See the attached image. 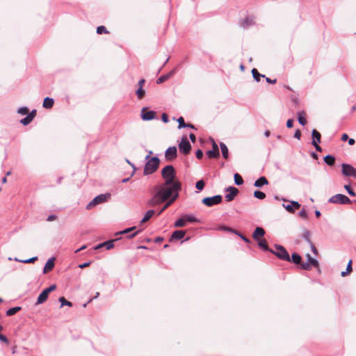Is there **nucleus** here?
Returning <instances> with one entry per match:
<instances>
[{
	"mask_svg": "<svg viewBox=\"0 0 356 356\" xmlns=\"http://www.w3.org/2000/svg\"><path fill=\"white\" fill-rule=\"evenodd\" d=\"M299 216H300V217H301L304 219H307V218H308L307 213L305 209H302L300 211V212L299 213Z\"/></svg>",
	"mask_w": 356,
	"mask_h": 356,
	"instance_id": "obj_51",
	"label": "nucleus"
},
{
	"mask_svg": "<svg viewBox=\"0 0 356 356\" xmlns=\"http://www.w3.org/2000/svg\"><path fill=\"white\" fill-rule=\"evenodd\" d=\"M310 247H311V250L312 251V252L315 254H318V250L316 248L315 245L313 244V243H310Z\"/></svg>",
	"mask_w": 356,
	"mask_h": 356,
	"instance_id": "obj_58",
	"label": "nucleus"
},
{
	"mask_svg": "<svg viewBox=\"0 0 356 356\" xmlns=\"http://www.w3.org/2000/svg\"><path fill=\"white\" fill-rule=\"evenodd\" d=\"M264 234H265L264 229L260 227H258L255 229V230L252 234V237L254 238V240L259 241V240H260L259 237H263L264 236Z\"/></svg>",
	"mask_w": 356,
	"mask_h": 356,
	"instance_id": "obj_17",
	"label": "nucleus"
},
{
	"mask_svg": "<svg viewBox=\"0 0 356 356\" xmlns=\"http://www.w3.org/2000/svg\"><path fill=\"white\" fill-rule=\"evenodd\" d=\"M154 210H149L144 216L143 219L140 221V224L143 225V223L147 222L154 214Z\"/></svg>",
	"mask_w": 356,
	"mask_h": 356,
	"instance_id": "obj_23",
	"label": "nucleus"
},
{
	"mask_svg": "<svg viewBox=\"0 0 356 356\" xmlns=\"http://www.w3.org/2000/svg\"><path fill=\"white\" fill-rule=\"evenodd\" d=\"M181 190V184L179 181L171 183L170 184H163L157 191V205L159 201L163 202L167 201L165 205L157 212V216L163 212L171 204H172L178 197L179 192Z\"/></svg>",
	"mask_w": 356,
	"mask_h": 356,
	"instance_id": "obj_1",
	"label": "nucleus"
},
{
	"mask_svg": "<svg viewBox=\"0 0 356 356\" xmlns=\"http://www.w3.org/2000/svg\"><path fill=\"white\" fill-rule=\"evenodd\" d=\"M111 195L109 193H106V194H101L97 197H95L90 202H89V204L86 206V209L90 210L93 207L99 204H101V203H103V202H105L107 201V200L110 197Z\"/></svg>",
	"mask_w": 356,
	"mask_h": 356,
	"instance_id": "obj_4",
	"label": "nucleus"
},
{
	"mask_svg": "<svg viewBox=\"0 0 356 356\" xmlns=\"http://www.w3.org/2000/svg\"><path fill=\"white\" fill-rule=\"evenodd\" d=\"M222 202V196L216 195L213 197H207L202 200V203L207 207L218 204Z\"/></svg>",
	"mask_w": 356,
	"mask_h": 356,
	"instance_id": "obj_6",
	"label": "nucleus"
},
{
	"mask_svg": "<svg viewBox=\"0 0 356 356\" xmlns=\"http://www.w3.org/2000/svg\"><path fill=\"white\" fill-rule=\"evenodd\" d=\"M310 232L308 229H304L302 232V237L309 244L312 243L310 240Z\"/></svg>",
	"mask_w": 356,
	"mask_h": 356,
	"instance_id": "obj_30",
	"label": "nucleus"
},
{
	"mask_svg": "<svg viewBox=\"0 0 356 356\" xmlns=\"http://www.w3.org/2000/svg\"><path fill=\"white\" fill-rule=\"evenodd\" d=\"M252 24H253L252 19L248 17L241 22V26L243 28H248Z\"/></svg>",
	"mask_w": 356,
	"mask_h": 356,
	"instance_id": "obj_34",
	"label": "nucleus"
},
{
	"mask_svg": "<svg viewBox=\"0 0 356 356\" xmlns=\"http://www.w3.org/2000/svg\"><path fill=\"white\" fill-rule=\"evenodd\" d=\"M236 234H237L238 236H239L245 242L249 243H250V241L249 238H248L246 236H245L244 235H243L242 234L238 232H236L235 233Z\"/></svg>",
	"mask_w": 356,
	"mask_h": 356,
	"instance_id": "obj_52",
	"label": "nucleus"
},
{
	"mask_svg": "<svg viewBox=\"0 0 356 356\" xmlns=\"http://www.w3.org/2000/svg\"><path fill=\"white\" fill-rule=\"evenodd\" d=\"M293 119H289L286 122V127L288 128H291L293 127Z\"/></svg>",
	"mask_w": 356,
	"mask_h": 356,
	"instance_id": "obj_57",
	"label": "nucleus"
},
{
	"mask_svg": "<svg viewBox=\"0 0 356 356\" xmlns=\"http://www.w3.org/2000/svg\"><path fill=\"white\" fill-rule=\"evenodd\" d=\"M352 260H350L348 265H347V267H346V271H342L341 272V276L342 277H344L346 276L348 273H350V272H352Z\"/></svg>",
	"mask_w": 356,
	"mask_h": 356,
	"instance_id": "obj_36",
	"label": "nucleus"
},
{
	"mask_svg": "<svg viewBox=\"0 0 356 356\" xmlns=\"http://www.w3.org/2000/svg\"><path fill=\"white\" fill-rule=\"evenodd\" d=\"M186 225V222L184 220V218L183 217L179 218V219H178L175 222V227H184Z\"/></svg>",
	"mask_w": 356,
	"mask_h": 356,
	"instance_id": "obj_35",
	"label": "nucleus"
},
{
	"mask_svg": "<svg viewBox=\"0 0 356 356\" xmlns=\"http://www.w3.org/2000/svg\"><path fill=\"white\" fill-rule=\"evenodd\" d=\"M54 104V101L53 99L49 98V97H46L44 99L42 106L44 108L49 109L53 107Z\"/></svg>",
	"mask_w": 356,
	"mask_h": 356,
	"instance_id": "obj_21",
	"label": "nucleus"
},
{
	"mask_svg": "<svg viewBox=\"0 0 356 356\" xmlns=\"http://www.w3.org/2000/svg\"><path fill=\"white\" fill-rule=\"evenodd\" d=\"M186 234V231L184 230H176L175 231L171 236L172 240H180L182 239Z\"/></svg>",
	"mask_w": 356,
	"mask_h": 356,
	"instance_id": "obj_18",
	"label": "nucleus"
},
{
	"mask_svg": "<svg viewBox=\"0 0 356 356\" xmlns=\"http://www.w3.org/2000/svg\"><path fill=\"white\" fill-rule=\"evenodd\" d=\"M49 294L44 290L39 295L36 304L40 305L44 302L48 298Z\"/></svg>",
	"mask_w": 356,
	"mask_h": 356,
	"instance_id": "obj_20",
	"label": "nucleus"
},
{
	"mask_svg": "<svg viewBox=\"0 0 356 356\" xmlns=\"http://www.w3.org/2000/svg\"><path fill=\"white\" fill-rule=\"evenodd\" d=\"M118 239L111 240L106 242H104V247L106 248L107 250H110L114 247V242Z\"/></svg>",
	"mask_w": 356,
	"mask_h": 356,
	"instance_id": "obj_39",
	"label": "nucleus"
},
{
	"mask_svg": "<svg viewBox=\"0 0 356 356\" xmlns=\"http://www.w3.org/2000/svg\"><path fill=\"white\" fill-rule=\"evenodd\" d=\"M342 174L347 177H356V169L350 164L342 163Z\"/></svg>",
	"mask_w": 356,
	"mask_h": 356,
	"instance_id": "obj_8",
	"label": "nucleus"
},
{
	"mask_svg": "<svg viewBox=\"0 0 356 356\" xmlns=\"http://www.w3.org/2000/svg\"><path fill=\"white\" fill-rule=\"evenodd\" d=\"M179 148L181 152L184 154H188L191 149V145L186 136L182 137Z\"/></svg>",
	"mask_w": 356,
	"mask_h": 356,
	"instance_id": "obj_10",
	"label": "nucleus"
},
{
	"mask_svg": "<svg viewBox=\"0 0 356 356\" xmlns=\"http://www.w3.org/2000/svg\"><path fill=\"white\" fill-rule=\"evenodd\" d=\"M268 181L265 177H260L254 181V186L257 188H261L264 185H268Z\"/></svg>",
	"mask_w": 356,
	"mask_h": 356,
	"instance_id": "obj_19",
	"label": "nucleus"
},
{
	"mask_svg": "<svg viewBox=\"0 0 356 356\" xmlns=\"http://www.w3.org/2000/svg\"><path fill=\"white\" fill-rule=\"evenodd\" d=\"M140 116L144 121L152 120L155 118L156 113L152 111H149L147 107H143L141 109Z\"/></svg>",
	"mask_w": 356,
	"mask_h": 356,
	"instance_id": "obj_11",
	"label": "nucleus"
},
{
	"mask_svg": "<svg viewBox=\"0 0 356 356\" xmlns=\"http://www.w3.org/2000/svg\"><path fill=\"white\" fill-rule=\"evenodd\" d=\"M56 284H53V285L50 286L49 287L45 289L44 291H47V293L48 294H49L50 292L54 291V290H56Z\"/></svg>",
	"mask_w": 356,
	"mask_h": 356,
	"instance_id": "obj_53",
	"label": "nucleus"
},
{
	"mask_svg": "<svg viewBox=\"0 0 356 356\" xmlns=\"http://www.w3.org/2000/svg\"><path fill=\"white\" fill-rule=\"evenodd\" d=\"M344 188L350 196L355 197L356 195L355 193L353 191L350 185H345Z\"/></svg>",
	"mask_w": 356,
	"mask_h": 356,
	"instance_id": "obj_48",
	"label": "nucleus"
},
{
	"mask_svg": "<svg viewBox=\"0 0 356 356\" xmlns=\"http://www.w3.org/2000/svg\"><path fill=\"white\" fill-rule=\"evenodd\" d=\"M307 261L310 264V265L314 266V267H318V261L313 259L309 254H307Z\"/></svg>",
	"mask_w": 356,
	"mask_h": 356,
	"instance_id": "obj_31",
	"label": "nucleus"
},
{
	"mask_svg": "<svg viewBox=\"0 0 356 356\" xmlns=\"http://www.w3.org/2000/svg\"><path fill=\"white\" fill-rule=\"evenodd\" d=\"M291 204L292 205L293 207H294L296 209H299L300 207V204L296 201H291Z\"/></svg>",
	"mask_w": 356,
	"mask_h": 356,
	"instance_id": "obj_60",
	"label": "nucleus"
},
{
	"mask_svg": "<svg viewBox=\"0 0 356 356\" xmlns=\"http://www.w3.org/2000/svg\"><path fill=\"white\" fill-rule=\"evenodd\" d=\"M270 252L275 254L279 259L282 260L287 261H291L289 254L287 252L286 250L280 245H275V250H270Z\"/></svg>",
	"mask_w": 356,
	"mask_h": 356,
	"instance_id": "obj_3",
	"label": "nucleus"
},
{
	"mask_svg": "<svg viewBox=\"0 0 356 356\" xmlns=\"http://www.w3.org/2000/svg\"><path fill=\"white\" fill-rule=\"evenodd\" d=\"M226 191L229 192V193L225 195V200L227 202L232 201L234 197L236 196V195L238 193V188L234 187V186H229Z\"/></svg>",
	"mask_w": 356,
	"mask_h": 356,
	"instance_id": "obj_12",
	"label": "nucleus"
},
{
	"mask_svg": "<svg viewBox=\"0 0 356 356\" xmlns=\"http://www.w3.org/2000/svg\"><path fill=\"white\" fill-rule=\"evenodd\" d=\"M324 161L328 165H333L335 162V158L334 156L332 155H326L324 157Z\"/></svg>",
	"mask_w": 356,
	"mask_h": 356,
	"instance_id": "obj_27",
	"label": "nucleus"
},
{
	"mask_svg": "<svg viewBox=\"0 0 356 356\" xmlns=\"http://www.w3.org/2000/svg\"><path fill=\"white\" fill-rule=\"evenodd\" d=\"M21 309L22 308L20 307H15L10 308L6 312V315L8 316H13V315L15 314L17 312H18L19 311H20Z\"/></svg>",
	"mask_w": 356,
	"mask_h": 356,
	"instance_id": "obj_29",
	"label": "nucleus"
},
{
	"mask_svg": "<svg viewBox=\"0 0 356 356\" xmlns=\"http://www.w3.org/2000/svg\"><path fill=\"white\" fill-rule=\"evenodd\" d=\"M177 150L175 146L168 147L165 154V157L167 161H172L177 157Z\"/></svg>",
	"mask_w": 356,
	"mask_h": 356,
	"instance_id": "obj_13",
	"label": "nucleus"
},
{
	"mask_svg": "<svg viewBox=\"0 0 356 356\" xmlns=\"http://www.w3.org/2000/svg\"><path fill=\"white\" fill-rule=\"evenodd\" d=\"M28 115L31 116V119L33 120L36 115V110H33L31 113H28Z\"/></svg>",
	"mask_w": 356,
	"mask_h": 356,
	"instance_id": "obj_63",
	"label": "nucleus"
},
{
	"mask_svg": "<svg viewBox=\"0 0 356 356\" xmlns=\"http://www.w3.org/2000/svg\"><path fill=\"white\" fill-rule=\"evenodd\" d=\"M97 33L98 34L108 33V31L104 26H99L97 28Z\"/></svg>",
	"mask_w": 356,
	"mask_h": 356,
	"instance_id": "obj_42",
	"label": "nucleus"
},
{
	"mask_svg": "<svg viewBox=\"0 0 356 356\" xmlns=\"http://www.w3.org/2000/svg\"><path fill=\"white\" fill-rule=\"evenodd\" d=\"M294 137L297 139H300V137H301V132L299 129H297L296 131H295V134H294Z\"/></svg>",
	"mask_w": 356,
	"mask_h": 356,
	"instance_id": "obj_59",
	"label": "nucleus"
},
{
	"mask_svg": "<svg viewBox=\"0 0 356 356\" xmlns=\"http://www.w3.org/2000/svg\"><path fill=\"white\" fill-rule=\"evenodd\" d=\"M59 301L61 303V306L67 305L71 307L72 305V303L68 300H67L64 297H60L59 298Z\"/></svg>",
	"mask_w": 356,
	"mask_h": 356,
	"instance_id": "obj_41",
	"label": "nucleus"
},
{
	"mask_svg": "<svg viewBox=\"0 0 356 356\" xmlns=\"http://www.w3.org/2000/svg\"><path fill=\"white\" fill-rule=\"evenodd\" d=\"M305 113L304 111H302V112H298V122L304 126L307 123V120L305 118Z\"/></svg>",
	"mask_w": 356,
	"mask_h": 356,
	"instance_id": "obj_25",
	"label": "nucleus"
},
{
	"mask_svg": "<svg viewBox=\"0 0 356 356\" xmlns=\"http://www.w3.org/2000/svg\"><path fill=\"white\" fill-rule=\"evenodd\" d=\"M329 202L333 204H348L351 202V200L346 195L339 193L332 196L329 199Z\"/></svg>",
	"mask_w": 356,
	"mask_h": 356,
	"instance_id": "obj_5",
	"label": "nucleus"
},
{
	"mask_svg": "<svg viewBox=\"0 0 356 356\" xmlns=\"http://www.w3.org/2000/svg\"><path fill=\"white\" fill-rule=\"evenodd\" d=\"M156 171V156L152 157L150 160H149L144 169V175H147L152 174Z\"/></svg>",
	"mask_w": 356,
	"mask_h": 356,
	"instance_id": "obj_7",
	"label": "nucleus"
},
{
	"mask_svg": "<svg viewBox=\"0 0 356 356\" xmlns=\"http://www.w3.org/2000/svg\"><path fill=\"white\" fill-rule=\"evenodd\" d=\"M312 144L314 146L315 149L318 152H321L322 148L319 146L318 143H321V134L316 129H313L312 132Z\"/></svg>",
	"mask_w": 356,
	"mask_h": 356,
	"instance_id": "obj_9",
	"label": "nucleus"
},
{
	"mask_svg": "<svg viewBox=\"0 0 356 356\" xmlns=\"http://www.w3.org/2000/svg\"><path fill=\"white\" fill-rule=\"evenodd\" d=\"M161 176L164 180L163 184H170L171 183H176L175 181V171L172 165H166L161 170Z\"/></svg>",
	"mask_w": 356,
	"mask_h": 356,
	"instance_id": "obj_2",
	"label": "nucleus"
},
{
	"mask_svg": "<svg viewBox=\"0 0 356 356\" xmlns=\"http://www.w3.org/2000/svg\"><path fill=\"white\" fill-rule=\"evenodd\" d=\"M174 72L175 70H172L166 74L161 76L159 79H157V84L166 81L168 79H170V77H171L173 75Z\"/></svg>",
	"mask_w": 356,
	"mask_h": 356,
	"instance_id": "obj_22",
	"label": "nucleus"
},
{
	"mask_svg": "<svg viewBox=\"0 0 356 356\" xmlns=\"http://www.w3.org/2000/svg\"><path fill=\"white\" fill-rule=\"evenodd\" d=\"M15 260L19 261V262H22V263L29 264V263H34L35 261L38 260V257H32V258L26 259V260H19V259L15 258Z\"/></svg>",
	"mask_w": 356,
	"mask_h": 356,
	"instance_id": "obj_40",
	"label": "nucleus"
},
{
	"mask_svg": "<svg viewBox=\"0 0 356 356\" xmlns=\"http://www.w3.org/2000/svg\"><path fill=\"white\" fill-rule=\"evenodd\" d=\"M183 218H184L186 223L197 222V218L191 215H185Z\"/></svg>",
	"mask_w": 356,
	"mask_h": 356,
	"instance_id": "obj_32",
	"label": "nucleus"
},
{
	"mask_svg": "<svg viewBox=\"0 0 356 356\" xmlns=\"http://www.w3.org/2000/svg\"><path fill=\"white\" fill-rule=\"evenodd\" d=\"M0 340H1V341H3V342H4V343H7V344H8V343H9V341H8V339L6 338V336H4V335H3V334H0Z\"/></svg>",
	"mask_w": 356,
	"mask_h": 356,
	"instance_id": "obj_56",
	"label": "nucleus"
},
{
	"mask_svg": "<svg viewBox=\"0 0 356 356\" xmlns=\"http://www.w3.org/2000/svg\"><path fill=\"white\" fill-rule=\"evenodd\" d=\"M177 122L179 123L178 128H185L186 127V124L184 122V120L182 117H180L177 119Z\"/></svg>",
	"mask_w": 356,
	"mask_h": 356,
	"instance_id": "obj_45",
	"label": "nucleus"
},
{
	"mask_svg": "<svg viewBox=\"0 0 356 356\" xmlns=\"http://www.w3.org/2000/svg\"><path fill=\"white\" fill-rule=\"evenodd\" d=\"M302 258L297 253H293L291 255V261L296 264H300Z\"/></svg>",
	"mask_w": 356,
	"mask_h": 356,
	"instance_id": "obj_28",
	"label": "nucleus"
},
{
	"mask_svg": "<svg viewBox=\"0 0 356 356\" xmlns=\"http://www.w3.org/2000/svg\"><path fill=\"white\" fill-rule=\"evenodd\" d=\"M57 219V216L55 215H51L47 218L48 221H53Z\"/></svg>",
	"mask_w": 356,
	"mask_h": 356,
	"instance_id": "obj_64",
	"label": "nucleus"
},
{
	"mask_svg": "<svg viewBox=\"0 0 356 356\" xmlns=\"http://www.w3.org/2000/svg\"><path fill=\"white\" fill-rule=\"evenodd\" d=\"M205 186V183L203 180H200L196 182L195 187L199 191H202Z\"/></svg>",
	"mask_w": 356,
	"mask_h": 356,
	"instance_id": "obj_43",
	"label": "nucleus"
},
{
	"mask_svg": "<svg viewBox=\"0 0 356 356\" xmlns=\"http://www.w3.org/2000/svg\"><path fill=\"white\" fill-rule=\"evenodd\" d=\"M234 182L236 185L239 186V185L243 184V179L240 175H238V173H236L234 175Z\"/></svg>",
	"mask_w": 356,
	"mask_h": 356,
	"instance_id": "obj_37",
	"label": "nucleus"
},
{
	"mask_svg": "<svg viewBox=\"0 0 356 356\" xmlns=\"http://www.w3.org/2000/svg\"><path fill=\"white\" fill-rule=\"evenodd\" d=\"M312 265L309 262L300 263V267L302 269L309 270L312 268Z\"/></svg>",
	"mask_w": 356,
	"mask_h": 356,
	"instance_id": "obj_49",
	"label": "nucleus"
},
{
	"mask_svg": "<svg viewBox=\"0 0 356 356\" xmlns=\"http://www.w3.org/2000/svg\"><path fill=\"white\" fill-rule=\"evenodd\" d=\"M283 206L289 212H290V213L294 212V209L291 204H287V205L283 204Z\"/></svg>",
	"mask_w": 356,
	"mask_h": 356,
	"instance_id": "obj_54",
	"label": "nucleus"
},
{
	"mask_svg": "<svg viewBox=\"0 0 356 356\" xmlns=\"http://www.w3.org/2000/svg\"><path fill=\"white\" fill-rule=\"evenodd\" d=\"M54 260H55L54 258H51L47 261V262L46 263V264L44 267V269H43V273L44 274L52 270V269L54 267Z\"/></svg>",
	"mask_w": 356,
	"mask_h": 356,
	"instance_id": "obj_16",
	"label": "nucleus"
},
{
	"mask_svg": "<svg viewBox=\"0 0 356 356\" xmlns=\"http://www.w3.org/2000/svg\"><path fill=\"white\" fill-rule=\"evenodd\" d=\"M222 229L225 230V231H227V232H232V233H236V231L234 230L233 229L230 228V227H223L222 228Z\"/></svg>",
	"mask_w": 356,
	"mask_h": 356,
	"instance_id": "obj_62",
	"label": "nucleus"
},
{
	"mask_svg": "<svg viewBox=\"0 0 356 356\" xmlns=\"http://www.w3.org/2000/svg\"><path fill=\"white\" fill-rule=\"evenodd\" d=\"M254 196L257 199L264 200L266 197V194L264 192L255 191L254 192Z\"/></svg>",
	"mask_w": 356,
	"mask_h": 356,
	"instance_id": "obj_38",
	"label": "nucleus"
},
{
	"mask_svg": "<svg viewBox=\"0 0 356 356\" xmlns=\"http://www.w3.org/2000/svg\"><path fill=\"white\" fill-rule=\"evenodd\" d=\"M161 119L165 123H167L168 122V115L166 113H163Z\"/></svg>",
	"mask_w": 356,
	"mask_h": 356,
	"instance_id": "obj_61",
	"label": "nucleus"
},
{
	"mask_svg": "<svg viewBox=\"0 0 356 356\" xmlns=\"http://www.w3.org/2000/svg\"><path fill=\"white\" fill-rule=\"evenodd\" d=\"M29 108L26 107H22L18 110V113L22 115H27L29 113Z\"/></svg>",
	"mask_w": 356,
	"mask_h": 356,
	"instance_id": "obj_50",
	"label": "nucleus"
},
{
	"mask_svg": "<svg viewBox=\"0 0 356 356\" xmlns=\"http://www.w3.org/2000/svg\"><path fill=\"white\" fill-rule=\"evenodd\" d=\"M220 149H221L223 158L225 159H227L228 156H229V152H228V148H227V145L223 143H220Z\"/></svg>",
	"mask_w": 356,
	"mask_h": 356,
	"instance_id": "obj_24",
	"label": "nucleus"
},
{
	"mask_svg": "<svg viewBox=\"0 0 356 356\" xmlns=\"http://www.w3.org/2000/svg\"><path fill=\"white\" fill-rule=\"evenodd\" d=\"M252 74L254 77V79L257 81H259L260 77H264V75L260 74L257 69L254 68L252 70Z\"/></svg>",
	"mask_w": 356,
	"mask_h": 356,
	"instance_id": "obj_33",
	"label": "nucleus"
},
{
	"mask_svg": "<svg viewBox=\"0 0 356 356\" xmlns=\"http://www.w3.org/2000/svg\"><path fill=\"white\" fill-rule=\"evenodd\" d=\"M32 120L31 116L27 115L26 118L22 119L20 122L24 125H28Z\"/></svg>",
	"mask_w": 356,
	"mask_h": 356,
	"instance_id": "obj_44",
	"label": "nucleus"
},
{
	"mask_svg": "<svg viewBox=\"0 0 356 356\" xmlns=\"http://www.w3.org/2000/svg\"><path fill=\"white\" fill-rule=\"evenodd\" d=\"M206 154L209 158H217L219 156L218 146L214 141H213L212 149L207 151Z\"/></svg>",
	"mask_w": 356,
	"mask_h": 356,
	"instance_id": "obj_15",
	"label": "nucleus"
},
{
	"mask_svg": "<svg viewBox=\"0 0 356 356\" xmlns=\"http://www.w3.org/2000/svg\"><path fill=\"white\" fill-rule=\"evenodd\" d=\"M145 83L144 79H140L138 83V89L136 91V94L138 99H142L145 95V90L143 89V86Z\"/></svg>",
	"mask_w": 356,
	"mask_h": 356,
	"instance_id": "obj_14",
	"label": "nucleus"
},
{
	"mask_svg": "<svg viewBox=\"0 0 356 356\" xmlns=\"http://www.w3.org/2000/svg\"><path fill=\"white\" fill-rule=\"evenodd\" d=\"M257 241H258V245H259V247L261 249H262V250H264L265 251H270V250H271L270 249H269L266 240L261 239V240H259Z\"/></svg>",
	"mask_w": 356,
	"mask_h": 356,
	"instance_id": "obj_26",
	"label": "nucleus"
},
{
	"mask_svg": "<svg viewBox=\"0 0 356 356\" xmlns=\"http://www.w3.org/2000/svg\"><path fill=\"white\" fill-rule=\"evenodd\" d=\"M195 156L198 159H200L203 156V152L201 149H197L195 152Z\"/></svg>",
	"mask_w": 356,
	"mask_h": 356,
	"instance_id": "obj_55",
	"label": "nucleus"
},
{
	"mask_svg": "<svg viewBox=\"0 0 356 356\" xmlns=\"http://www.w3.org/2000/svg\"><path fill=\"white\" fill-rule=\"evenodd\" d=\"M136 229V227H130V228H127L123 231H121V232H119L118 233L115 234V235H119V234H128L134 230H135Z\"/></svg>",
	"mask_w": 356,
	"mask_h": 356,
	"instance_id": "obj_46",
	"label": "nucleus"
},
{
	"mask_svg": "<svg viewBox=\"0 0 356 356\" xmlns=\"http://www.w3.org/2000/svg\"><path fill=\"white\" fill-rule=\"evenodd\" d=\"M136 229V227H130V228H127L123 231H121V232H119L118 233L115 234V235H119V234H128L134 230H135Z\"/></svg>",
	"mask_w": 356,
	"mask_h": 356,
	"instance_id": "obj_47",
	"label": "nucleus"
}]
</instances>
